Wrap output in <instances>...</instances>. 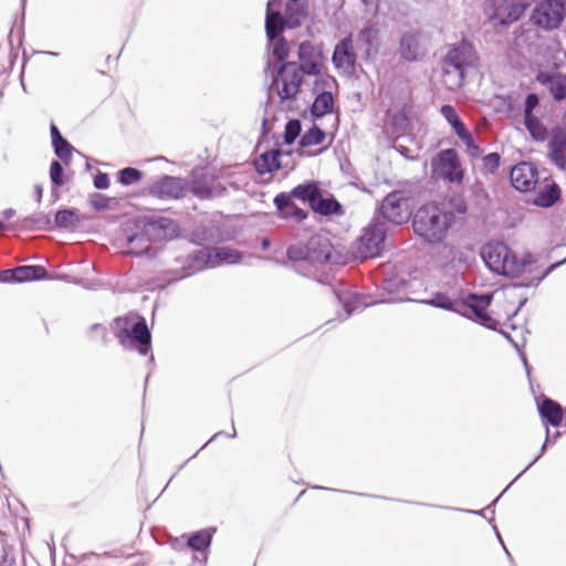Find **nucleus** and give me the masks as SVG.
<instances>
[{
    "mask_svg": "<svg viewBox=\"0 0 566 566\" xmlns=\"http://www.w3.org/2000/svg\"><path fill=\"white\" fill-rule=\"evenodd\" d=\"M334 247L324 234H313L304 244H292L286 250L290 261H305L308 263L333 262Z\"/></svg>",
    "mask_w": 566,
    "mask_h": 566,
    "instance_id": "nucleus-5",
    "label": "nucleus"
},
{
    "mask_svg": "<svg viewBox=\"0 0 566 566\" xmlns=\"http://www.w3.org/2000/svg\"><path fill=\"white\" fill-rule=\"evenodd\" d=\"M147 192L160 200H179L188 192V181L182 177L164 175L147 187Z\"/></svg>",
    "mask_w": 566,
    "mask_h": 566,
    "instance_id": "nucleus-9",
    "label": "nucleus"
},
{
    "mask_svg": "<svg viewBox=\"0 0 566 566\" xmlns=\"http://www.w3.org/2000/svg\"><path fill=\"white\" fill-rule=\"evenodd\" d=\"M17 269V283L30 281H40L49 276L48 270L43 265H20Z\"/></svg>",
    "mask_w": 566,
    "mask_h": 566,
    "instance_id": "nucleus-42",
    "label": "nucleus"
},
{
    "mask_svg": "<svg viewBox=\"0 0 566 566\" xmlns=\"http://www.w3.org/2000/svg\"><path fill=\"white\" fill-rule=\"evenodd\" d=\"M548 158L559 169L566 170V132L555 127L549 133Z\"/></svg>",
    "mask_w": 566,
    "mask_h": 566,
    "instance_id": "nucleus-21",
    "label": "nucleus"
},
{
    "mask_svg": "<svg viewBox=\"0 0 566 566\" xmlns=\"http://www.w3.org/2000/svg\"><path fill=\"white\" fill-rule=\"evenodd\" d=\"M454 222V212L444 203L436 201L420 206L412 217L413 232L430 245H437L447 238Z\"/></svg>",
    "mask_w": 566,
    "mask_h": 566,
    "instance_id": "nucleus-1",
    "label": "nucleus"
},
{
    "mask_svg": "<svg viewBox=\"0 0 566 566\" xmlns=\"http://www.w3.org/2000/svg\"><path fill=\"white\" fill-rule=\"evenodd\" d=\"M335 294L347 315L358 314L374 303L369 295L357 292L345 290L337 291Z\"/></svg>",
    "mask_w": 566,
    "mask_h": 566,
    "instance_id": "nucleus-23",
    "label": "nucleus"
},
{
    "mask_svg": "<svg viewBox=\"0 0 566 566\" xmlns=\"http://www.w3.org/2000/svg\"><path fill=\"white\" fill-rule=\"evenodd\" d=\"M208 268H212V261L209 249L196 250L188 254L181 265L180 274L170 279V281H179L197 274Z\"/></svg>",
    "mask_w": 566,
    "mask_h": 566,
    "instance_id": "nucleus-16",
    "label": "nucleus"
},
{
    "mask_svg": "<svg viewBox=\"0 0 566 566\" xmlns=\"http://www.w3.org/2000/svg\"><path fill=\"white\" fill-rule=\"evenodd\" d=\"M310 208L315 213L324 217L342 216L344 213L340 202L331 193H328L327 197H324L323 190L319 191Z\"/></svg>",
    "mask_w": 566,
    "mask_h": 566,
    "instance_id": "nucleus-28",
    "label": "nucleus"
},
{
    "mask_svg": "<svg viewBox=\"0 0 566 566\" xmlns=\"http://www.w3.org/2000/svg\"><path fill=\"white\" fill-rule=\"evenodd\" d=\"M93 185L96 189L104 190L109 187V177L108 174L103 171H97L94 176Z\"/></svg>",
    "mask_w": 566,
    "mask_h": 566,
    "instance_id": "nucleus-57",
    "label": "nucleus"
},
{
    "mask_svg": "<svg viewBox=\"0 0 566 566\" xmlns=\"http://www.w3.org/2000/svg\"><path fill=\"white\" fill-rule=\"evenodd\" d=\"M90 202L96 211H103L109 207V198L98 192L91 196Z\"/></svg>",
    "mask_w": 566,
    "mask_h": 566,
    "instance_id": "nucleus-55",
    "label": "nucleus"
},
{
    "mask_svg": "<svg viewBox=\"0 0 566 566\" xmlns=\"http://www.w3.org/2000/svg\"><path fill=\"white\" fill-rule=\"evenodd\" d=\"M537 80L547 86L553 98L557 102L566 98V74H543L537 76Z\"/></svg>",
    "mask_w": 566,
    "mask_h": 566,
    "instance_id": "nucleus-30",
    "label": "nucleus"
},
{
    "mask_svg": "<svg viewBox=\"0 0 566 566\" xmlns=\"http://www.w3.org/2000/svg\"><path fill=\"white\" fill-rule=\"evenodd\" d=\"M467 146H472V144L475 142L472 133L465 128L460 134L457 135Z\"/></svg>",
    "mask_w": 566,
    "mask_h": 566,
    "instance_id": "nucleus-62",
    "label": "nucleus"
},
{
    "mask_svg": "<svg viewBox=\"0 0 566 566\" xmlns=\"http://www.w3.org/2000/svg\"><path fill=\"white\" fill-rule=\"evenodd\" d=\"M492 301V296L490 294H469L468 301H464V305L467 306L463 311H458V314L464 318H472L473 314L474 318H491L488 315L486 308L490 306Z\"/></svg>",
    "mask_w": 566,
    "mask_h": 566,
    "instance_id": "nucleus-25",
    "label": "nucleus"
},
{
    "mask_svg": "<svg viewBox=\"0 0 566 566\" xmlns=\"http://www.w3.org/2000/svg\"><path fill=\"white\" fill-rule=\"evenodd\" d=\"M88 335L91 338L101 337V339H105L107 335L106 327L103 324L96 323L93 324L88 331Z\"/></svg>",
    "mask_w": 566,
    "mask_h": 566,
    "instance_id": "nucleus-59",
    "label": "nucleus"
},
{
    "mask_svg": "<svg viewBox=\"0 0 566 566\" xmlns=\"http://www.w3.org/2000/svg\"><path fill=\"white\" fill-rule=\"evenodd\" d=\"M221 178H226V169L217 172L213 167H195L187 179L188 191L199 200L226 197L228 190Z\"/></svg>",
    "mask_w": 566,
    "mask_h": 566,
    "instance_id": "nucleus-3",
    "label": "nucleus"
},
{
    "mask_svg": "<svg viewBox=\"0 0 566 566\" xmlns=\"http://www.w3.org/2000/svg\"><path fill=\"white\" fill-rule=\"evenodd\" d=\"M116 337L123 347L135 349L143 356L151 349V333L146 321H136L132 327L119 329Z\"/></svg>",
    "mask_w": 566,
    "mask_h": 566,
    "instance_id": "nucleus-8",
    "label": "nucleus"
},
{
    "mask_svg": "<svg viewBox=\"0 0 566 566\" xmlns=\"http://www.w3.org/2000/svg\"><path fill=\"white\" fill-rule=\"evenodd\" d=\"M294 70L292 72V75H291V80L289 81V83H291V85L293 84H297V90L300 91V86L302 84V71L300 70V67H297L296 65L293 66Z\"/></svg>",
    "mask_w": 566,
    "mask_h": 566,
    "instance_id": "nucleus-63",
    "label": "nucleus"
},
{
    "mask_svg": "<svg viewBox=\"0 0 566 566\" xmlns=\"http://www.w3.org/2000/svg\"><path fill=\"white\" fill-rule=\"evenodd\" d=\"M531 192H533V198L530 199V202L541 208L553 207L562 197L560 187L551 178H545L543 184L538 181L535 190H531Z\"/></svg>",
    "mask_w": 566,
    "mask_h": 566,
    "instance_id": "nucleus-17",
    "label": "nucleus"
},
{
    "mask_svg": "<svg viewBox=\"0 0 566 566\" xmlns=\"http://www.w3.org/2000/svg\"><path fill=\"white\" fill-rule=\"evenodd\" d=\"M137 232L127 235V242L134 245L138 241L163 242L179 234V224L167 217L145 216L135 222Z\"/></svg>",
    "mask_w": 566,
    "mask_h": 566,
    "instance_id": "nucleus-4",
    "label": "nucleus"
},
{
    "mask_svg": "<svg viewBox=\"0 0 566 566\" xmlns=\"http://www.w3.org/2000/svg\"><path fill=\"white\" fill-rule=\"evenodd\" d=\"M530 7V3L520 0H502L497 7L499 14L503 17L502 24L517 21Z\"/></svg>",
    "mask_w": 566,
    "mask_h": 566,
    "instance_id": "nucleus-33",
    "label": "nucleus"
},
{
    "mask_svg": "<svg viewBox=\"0 0 566 566\" xmlns=\"http://www.w3.org/2000/svg\"><path fill=\"white\" fill-rule=\"evenodd\" d=\"M212 268L221 264H239L242 261L243 253L230 247H216L209 249Z\"/></svg>",
    "mask_w": 566,
    "mask_h": 566,
    "instance_id": "nucleus-34",
    "label": "nucleus"
},
{
    "mask_svg": "<svg viewBox=\"0 0 566 566\" xmlns=\"http://www.w3.org/2000/svg\"><path fill=\"white\" fill-rule=\"evenodd\" d=\"M501 164V155L499 153H490L482 158V168L486 174H494Z\"/></svg>",
    "mask_w": 566,
    "mask_h": 566,
    "instance_id": "nucleus-54",
    "label": "nucleus"
},
{
    "mask_svg": "<svg viewBox=\"0 0 566 566\" xmlns=\"http://www.w3.org/2000/svg\"><path fill=\"white\" fill-rule=\"evenodd\" d=\"M214 532H216V528L210 527V528L200 530V531L191 534L188 537V542H187L188 547H190L192 551L200 552V553L208 551V548L211 545Z\"/></svg>",
    "mask_w": 566,
    "mask_h": 566,
    "instance_id": "nucleus-41",
    "label": "nucleus"
},
{
    "mask_svg": "<svg viewBox=\"0 0 566 566\" xmlns=\"http://www.w3.org/2000/svg\"><path fill=\"white\" fill-rule=\"evenodd\" d=\"M51 218L44 212H36L31 216L10 222V231H52Z\"/></svg>",
    "mask_w": 566,
    "mask_h": 566,
    "instance_id": "nucleus-22",
    "label": "nucleus"
},
{
    "mask_svg": "<svg viewBox=\"0 0 566 566\" xmlns=\"http://www.w3.org/2000/svg\"><path fill=\"white\" fill-rule=\"evenodd\" d=\"M0 283H17V269H7L0 271Z\"/></svg>",
    "mask_w": 566,
    "mask_h": 566,
    "instance_id": "nucleus-60",
    "label": "nucleus"
},
{
    "mask_svg": "<svg viewBox=\"0 0 566 566\" xmlns=\"http://www.w3.org/2000/svg\"><path fill=\"white\" fill-rule=\"evenodd\" d=\"M191 242L197 245L217 244L223 241V233L216 224H202L197 227L190 234Z\"/></svg>",
    "mask_w": 566,
    "mask_h": 566,
    "instance_id": "nucleus-27",
    "label": "nucleus"
},
{
    "mask_svg": "<svg viewBox=\"0 0 566 566\" xmlns=\"http://www.w3.org/2000/svg\"><path fill=\"white\" fill-rule=\"evenodd\" d=\"M539 104V97L536 93H528L524 102V117L534 115V109Z\"/></svg>",
    "mask_w": 566,
    "mask_h": 566,
    "instance_id": "nucleus-56",
    "label": "nucleus"
},
{
    "mask_svg": "<svg viewBox=\"0 0 566 566\" xmlns=\"http://www.w3.org/2000/svg\"><path fill=\"white\" fill-rule=\"evenodd\" d=\"M308 14L306 1L287 0L285 4V15L289 18L290 29H296L302 25Z\"/></svg>",
    "mask_w": 566,
    "mask_h": 566,
    "instance_id": "nucleus-36",
    "label": "nucleus"
},
{
    "mask_svg": "<svg viewBox=\"0 0 566 566\" xmlns=\"http://www.w3.org/2000/svg\"><path fill=\"white\" fill-rule=\"evenodd\" d=\"M389 127L391 129V133L396 136H403L408 128H409V117L405 112H396L395 114L390 115L389 117Z\"/></svg>",
    "mask_w": 566,
    "mask_h": 566,
    "instance_id": "nucleus-46",
    "label": "nucleus"
},
{
    "mask_svg": "<svg viewBox=\"0 0 566 566\" xmlns=\"http://www.w3.org/2000/svg\"><path fill=\"white\" fill-rule=\"evenodd\" d=\"M538 179V170L536 166L530 161H521L510 171L512 186L521 192H531V190H535Z\"/></svg>",
    "mask_w": 566,
    "mask_h": 566,
    "instance_id": "nucleus-11",
    "label": "nucleus"
},
{
    "mask_svg": "<svg viewBox=\"0 0 566 566\" xmlns=\"http://www.w3.org/2000/svg\"><path fill=\"white\" fill-rule=\"evenodd\" d=\"M25 4H27V0H21V9H22V12H21V21H20V25L18 27V21L15 20L14 22V25L9 34V39L11 40L12 35H13V32H14V28H17L18 30V41L19 43L22 42V36H23V22H24V17H25Z\"/></svg>",
    "mask_w": 566,
    "mask_h": 566,
    "instance_id": "nucleus-58",
    "label": "nucleus"
},
{
    "mask_svg": "<svg viewBox=\"0 0 566 566\" xmlns=\"http://www.w3.org/2000/svg\"><path fill=\"white\" fill-rule=\"evenodd\" d=\"M272 45V56L277 61V76H283L284 72L289 66H295L294 62H287L286 59L290 53L289 43L286 39L281 35L279 38H275V40L268 44L270 48Z\"/></svg>",
    "mask_w": 566,
    "mask_h": 566,
    "instance_id": "nucleus-32",
    "label": "nucleus"
},
{
    "mask_svg": "<svg viewBox=\"0 0 566 566\" xmlns=\"http://www.w3.org/2000/svg\"><path fill=\"white\" fill-rule=\"evenodd\" d=\"M279 77L280 76H277V75L275 77H273L271 87L273 85H279ZM297 93H298L297 84L291 85V83H289V81L286 78L282 77V87L279 91V96H280L281 101L284 102V101H289V99H294L295 96L297 95Z\"/></svg>",
    "mask_w": 566,
    "mask_h": 566,
    "instance_id": "nucleus-52",
    "label": "nucleus"
},
{
    "mask_svg": "<svg viewBox=\"0 0 566 566\" xmlns=\"http://www.w3.org/2000/svg\"><path fill=\"white\" fill-rule=\"evenodd\" d=\"M440 113L447 119V122L450 124V126L452 127L457 135L467 128L452 105H442L440 108Z\"/></svg>",
    "mask_w": 566,
    "mask_h": 566,
    "instance_id": "nucleus-48",
    "label": "nucleus"
},
{
    "mask_svg": "<svg viewBox=\"0 0 566 566\" xmlns=\"http://www.w3.org/2000/svg\"><path fill=\"white\" fill-rule=\"evenodd\" d=\"M50 133L55 156L65 165H70L75 148L62 136L54 123L50 126Z\"/></svg>",
    "mask_w": 566,
    "mask_h": 566,
    "instance_id": "nucleus-29",
    "label": "nucleus"
},
{
    "mask_svg": "<svg viewBox=\"0 0 566 566\" xmlns=\"http://www.w3.org/2000/svg\"><path fill=\"white\" fill-rule=\"evenodd\" d=\"M378 211L385 221L400 226L407 222L411 216L409 197L403 190H394L384 198Z\"/></svg>",
    "mask_w": 566,
    "mask_h": 566,
    "instance_id": "nucleus-6",
    "label": "nucleus"
},
{
    "mask_svg": "<svg viewBox=\"0 0 566 566\" xmlns=\"http://www.w3.org/2000/svg\"><path fill=\"white\" fill-rule=\"evenodd\" d=\"M566 259L559 262L552 263L541 273L533 275L531 279L520 277V280L515 283V286L518 287H536L552 271L557 269L560 264L565 263Z\"/></svg>",
    "mask_w": 566,
    "mask_h": 566,
    "instance_id": "nucleus-47",
    "label": "nucleus"
},
{
    "mask_svg": "<svg viewBox=\"0 0 566 566\" xmlns=\"http://www.w3.org/2000/svg\"><path fill=\"white\" fill-rule=\"evenodd\" d=\"M81 222L80 214L74 208H64L55 212L53 223L54 229H74Z\"/></svg>",
    "mask_w": 566,
    "mask_h": 566,
    "instance_id": "nucleus-39",
    "label": "nucleus"
},
{
    "mask_svg": "<svg viewBox=\"0 0 566 566\" xmlns=\"http://www.w3.org/2000/svg\"><path fill=\"white\" fill-rule=\"evenodd\" d=\"M326 138V133L316 124H313L300 138L298 146L306 148L322 144Z\"/></svg>",
    "mask_w": 566,
    "mask_h": 566,
    "instance_id": "nucleus-43",
    "label": "nucleus"
},
{
    "mask_svg": "<svg viewBox=\"0 0 566 566\" xmlns=\"http://www.w3.org/2000/svg\"><path fill=\"white\" fill-rule=\"evenodd\" d=\"M387 224L384 221H373L359 238L364 258L377 256L387 235Z\"/></svg>",
    "mask_w": 566,
    "mask_h": 566,
    "instance_id": "nucleus-10",
    "label": "nucleus"
},
{
    "mask_svg": "<svg viewBox=\"0 0 566 566\" xmlns=\"http://www.w3.org/2000/svg\"><path fill=\"white\" fill-rule=\"evenodd\" d=\"M281 155L282 150L280 148L262 153L254 161L256 172L259 175H265L281 169Z\"/></svg>",
    "mask_w": 566,
    "mask_h": 566,
    "instance_id": "nucleus-31",
    "label": "nucleus"
},
{
    "mask_svg": "<svg viewBox=\"0 0 566 566\" xmlns=\"http://www.w3.org/2000/svg\"><path fill=\"white\" fill-rule=\"evenodd\" d=\"M315 76L313 93L332 92V90L337 86L336 78L329 74H321L319 72Z\"/></svg>",
    "mask_w": 566,
    "mask_h": 566,
    "instance_id": "nucleus-50",
    "label": "nucleus"
},
{
    "mask_svg": "<svg viewBox=\"0 0 566 566\" xmlns=\"http://www.w3.org/2000/svg\"><path fill=\"white\" fill-rule=\"evenodd\" d=\"M357 44L361 46L365 59L377 53L379 48V30L374 23L365 25L357 34Z\"/></svg>",
    "mask_w": 566,
    "mask_h": 566,
    "instance_id": "nucleus-26",
    "label": "nucleus"
},
{
    "mask_svg": "<svg viewBox=\"0 0 566 566\" xmlns=\"http://www.w3.org/2000/svg\"><path fill=\"white\" fill-rule=\"evenodd\" d=\"M524 126L536 142H544L548 135L547 128L535 115L524 117Z\"/></svg>",
    "mask_w": 566,
    "mask_h": 566,
    "instance_id": "nucleus-44",
    "label": "nucleus"
},
{
    "mask_svg": "<svg viewBox=\"0 0 566 566\" xmlns=\"http://www.w3.org/2000/svg\"><path fill=\"white\" fill-rule=\"evenodd\" d=\"M143 178L142 170L134 167H125L117 172V181L123 186H130Z\"/></svg>",
    "mask_w": 566,
    "mask_h": 566,
    "instance_id": "nucleus-49",
    "label": "nucleus"
},
{
    "mask_svg": "<svg viewBox=\"0 0 566 566\" xmlns=\"http://www.w3.org/2000/svg\"><path fill=\"white\" fill-rule=\"evenodd\" d=\"M357 54L353 46V35L349 33L343 38L334 48L332 63L336 70H344L348 75L355 73Z\"/></svg>",
    "mask_w": 566,
    "mask_h": 566,
    "instance_id": "nucleus-12",
    "label": "nucleus"
},
{
    "mask_svg": "<svg viewBox=\"0 0 566 566\" xmlns=\"http://www.w3.org/2000/svg\"><path fill=\"white\" fill-rule=\"evenodd\" d=\"M273 2L274 0L268 2L265 14V33L269 43L281 36L285 29H290L289 18L283 17L280 11L272 10Z\"/></svg>",
    "mask_w": 566,
    "mask_h": 566,
    "instance_id": "nucleus-24",
    "label": "nucleus"
},
{
    "mask_svg": "<svg viewBox=\"0 0 566 566\" xmlns=\"http://www.w3.org/2000/svg\"><path fill=\"white\" fill-rule=\"evenodd\" d=\"M467 149L469 155L472 157H479L482 154V148L475 142L472 144V146H469Z\"/></svg>",
    "mask_w": 566,
    "mask_h": 566,
    "instance_id": "nucleus-64",
    "label": "nucleus"
},
{
    "mask_svg": "<svg viewBox=\"0 0 566 566\" xmlns=\"http://www.w3.org/2000/svg\"><path fill=\"white\" fill-rule=\"evenodd\" d=\"M321 190L322 189L317 181H307L305 184L297 185L291 190V192L287 193L293 198H296L303 202H307L311 207Z\"/></svg>",
    "mask_w": 566,
    "mask_h": 566,
    "instance_id": "nucleus-40",
    "label": "nucleus"
},
{
    "mask_svg": "<svg viewBox=\"0 0 566 566\" xmlns=\"http://www.w3.org/2000/svg\"><path fill=\"white\" fill-rule=\"evenodd\" d=\"M153 241H138L134 245L128 244V253L137 256L146 255L148 258H154L156 255V249L151 247Z\"/></svg>",
    "mask_w": 566,
    "mask_h": 566,
    "instance_id": "nucleus-53",
    "label": "nucleus"
},
{
    "mask_svg": "<svg viewBox=\"0 0 566 566\" xmlns=\"http://www.w3.org/2000/svg\"><path fill=\"white\" fill-rule=\"evenodd\" d=\"M475 52L473 45L462 40L454 44L444 57L446 64L452 66L459 72L460 76H464L465 69L473 64Z\"/></svg>",
    "mask_w": 566,
    "mask_h": 566,
    "instance_id": "nucleus-13",
    "label": "nucleus"
},
{
    "mask_svg": "<svg viewBox=\"0 0 566 566\" xmlns=\"http://www.w3.org/2000/svg\"><path fill=\"white\" fill-rule=\"evenodd\" d=\"M274 206L276 208L277 217L285 220H294L295 222L304 221L308 213L306 210L300 208L294 201L293 197L287 192H280L274 197Z\"/></svg>",
    "mask_w": 566,
    "mask_h": 566,
    "instance_id": "nucleus-20",
    "label": "nucleus"
},
{
    "mask_svg": "<svg viewBox=\"0 0 566 566\" xmlns=\"http://www.w3.org/2000/svg\"><path fill=\"white\" fill-rule=\"evenodd\" d=\"M538 410L541 417L553 427H558L562 423L563 409L558 402L549 398H545L542 405L539 406Z\"/></svg>",
    "mask_w": 566,
    "mask_h": 566,
    "instance_id": "nucleus-38",
    "label": "nucleus"
},
{
    "mask_svg": "<svg viewBox=\"0 0 566 566\" xmlns=\"http://www.w3.org/2000/svg\"><path fill=\"white\" fill-rule=\"evenodd\" d=\"M50 179H51V184H52L51 195L56 200V199H59L57 188H60L66 184L64 168L59 160H52V163L50 165Z\"/></svg>",
    "mask_w": 566,
    "mask_h": 566,
    "instance_id": "nucleus-45",
    "label": "nucleus"
},
{
    "mask_svg": "<svg viewBox=\"0 0 566 566\" xmlns=\"http://www.w3.org/2000/svg\"><path fill=\"white\" fill-rule=\"evenodd\" d=\"M223 169H226V178H221V181L226 185V188L231 187L234 190H239L241 185L234 179V174L230 172L229 168L224 167Z\"/></svg>",
    "mask_w": 566,
    "mask_h": 566,
    "instance_id": "nucleus-61",
    "label": "nucleus"
},
{
    "mask_svg": "<svg viewBox=\"0 0 566 566\" xmlns=\"http://www.w3.org/2000/svg\"><path fill=\"white\" fill-rule=\"evenodd\" d=\"M565 14V0H543L535 6L532 21L545 30H555L563 23Z\"/></svg>",
    "mask_w": 566,
    "mask_h": 566,
    "instance_id": "nucleus-7",
    "label": "nucleus"
},
{
    "mask_svg": "<svg viewBox=\"0 0 566 566\" xmlns=\"http://www.w3.org/2000/svg\"><path fill=\"white\" fill-rule=\"evenodd\" d=\"M302 124L298 118H293L287 120L285 124V129L283 134V139L285 145H292L296 138L301 135Z\"/></svg>",
    "mask_w": 566,
    "mask_h": 566,
    "instance_id": "nucleus-51",
    "label": "nucleus"
},
{
    "mask_svg": "<svg viewBox=\"0 0 566 566\" xmlns=\"http://www.w3.org/2000/svg\"><path fill=\"white\" fill-rule=\"evenodd\" d=\"M481 258L490 271L509 277H518L533 263L531 253L520 259L501 241L486 243L481 250Z\"/></svg>",
    "mask_w": 566,
    "mask_h": 566,
    "instance_id": "nucleus-2",
    "label": "nucleus"
},
{
    "mask_svg": "<svg viewBox=\"0 0 566 566\" xmlns=\"http://www.w3.org/2000/svg\"><path fill=\"white\" fill-rule=\"evenodd\" d=\"M438 164L440 166V172L447 181L460 182L463 179L460 159L454 149L449 148L441 150L438 154Z\"/></svg>",
    "mask_w": 566,
    "mask_h": 566,
    "instance_id": "nucleus-18",
    "label": "nucleus"
},
{
    "mask_svg": "<svg viewBox=\"0 0 566 566\" xmlns=\"http://www.w3.org/2000/svg\"><path fill=\"white\" fill-rule=\"evenodd\" d=\"M421 39L422 33L418 30L403 32L398 49L400 59L409 63L420 61L424 56Z\"/></svg>",
    "mask_w": 566,
    "mask_h": 566,
    "instance_id": "nucleus-15",
    "label": "nucleus"
},
{
    "mask_svg": "<svg viewBox=\"0 0 566 566\" xmlns=\"http://www.w3.org/2000/svg\"><path fill=\"white\" fill-rule=\"evenodd\" d=\"M488 329L496 331L503 335L515 348L525 343L526 329L524 324H513V321H478Z\"/></svg>",
    "mask_w": 566,
    "mask_h": 566,
    "instance_id": "nucleus-14",
    "label": "nucleus"
},
{
    "mask_svg": "<svg viewBox=\"0 0 566 566\" xmlns=\"http://www.w3.org/2000/svg\"><path fill=\"white\" fill-rule=\"evenodd\" d=\"M423 303L457 314L458 311H463L467 308V306L464 305V301L451 298L448 294L442 292L433 294L431 298L423 301Z\"/></svg>",
    "mask_w": 566,
    "mask_h": 566,
    "instance_id": "nucleus-37",
    "label": "nucleus"
},
{
    "mask_svg": "<svg viewBox=\"0 0 566 566\" xmlns=\"http://www.w3.org/2000/svg\"><path fill=\"white\" fill-rule=\"evenodd\" d=\"M297 55L301 62L298 67L303 74L317 75L321 72L322 51L310 41L300 44Z\"/></svg>",
    "mask_w": 566,
    "mask_h": 566,
    "instance_id": "nucleus-19",
    "label": "nucleus"
},
{
    "mask_svg": "<svg viewBox=\"0 0 566 566\" xmlns=\"http://www.w3.org/2000/svg\"><path fill=\"white\" fill-rule=\"evenodd\" d=\"M316 96L311 105L310 112L314 119H319L334 111V95L333 92L314 93Z\"/></svg>",
    "mask_w": 566,
    "mask_h": 566,
    "instance_id": "nucleus-35",
    "label": "nucleus"
}]
</instances>
